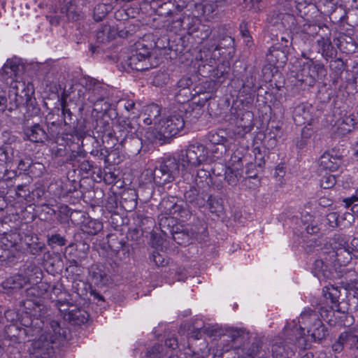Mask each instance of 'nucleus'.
<instances>
[{"label":"nucleus","mask_w":358,"mask_h":358,"mask_svg":"<svg viewBox=\"0 0 358 358\" xmlns=\"http://www.w3.org/2000/svg\"><path fill=\"white\" fill-rule=\"evenodd\" d=\"M48 332L42 334L38 339L33 341L29 348L31 354H36V357H45L52 352V345L56 341L67 338V329L60 327L59 323L56 320H51L49 322Z\"/></svg>","instance_id":"nucleus-1"},{"label":"nucleus","mask_w":358,"mask_h":358,"mask_svg":"<svg viewBox=\"0 0 358 358\" xmlns=\"http://www.w3.org/2000/svg\"><path fill=\"white\" fill-rule=\"evenodd\" d=\"M34 92L33 85L30 83L26 84L23 81L17 80L12 83L9 92L10 106L8 110L12 111L24 101V104L28 111H31V115L38 114L40 109L37 106L36 99L32 97Z\"/></svg>","instance_id":"nucleus-2"},{"label":"nucleus","mask_w":358,"mask_h":358,"mask_svg":"<svg viewBox=\"0 0 358 358\" xmlns=\"http://www.w3.org/2000/svg\"><path fill=\"white\" fill-rule=\"evenodd\" d=\"M85 98L94 105V110L97 112H106L110 106V103L106 99L108 96V89L92 78L85 79Z\"/></svg>","instance_id":"nucleus-3"},{"label":"nucleus","mask_w":358,"mask_h":358,"mask_svg":"<svg viewBox=\"0 0 358 358\" xmlns=\"http://www.w3.org/2000/svg\"><path fill=\"white\" fill-rule=\"evenodd\" d=\"M321 31H324V28L317 24L308 25L301 33L300 37L302 40L310 41L315 36H319L320 38L317 39V52L321 53L325 59L335 57L337 55L336 48L333 46L330 35L327 34H322Z\"/></svg>","instance_id":"nucleus-4"},{"label":"nucleus","mask_w":358,"mask_h":358,"mask_svg":"<svg viewBox=\"0 0 358 358\" xmlns=\"http://www.w3.org/2000/svg\"><path fill=\"white\" fill-rule=\"evenodd\" d=\"M285 338H276L271 345V352L273 358H292L296 350L295 342L299 341V337L290 331L286 326L283 330Z\"/></svg>","instance_id":"nucleus-5"},{"label":"nucleus","mask_w":358,"mask_h":358,"mask_svg":"<svg viewBox=\"0 0 358 358\" xmlns=\"http://www.w3.org/2000/svg\"><path fill=\"white\" fill-rule=\"evenodd\" d=\"M179 163L174 157H166L156 166L153 172V180L157 185H164L176 180L179 175Z\"/></svg>","instance_id":"nucleus-6"},{"label":"nucleus","mask_w":358,"mask_h":358,"mask_svg":"<svg viewBox=\"0 0 358 358\" xmlns=\"http://www.w3.org/2000/svg\"><path fill=\"white\" fill-rule=\"evenodd\" d=\"M208 159V149L203 144L199 143L189 145L185 153L182 151L180 158L182 166L185 168L205 165Z\"/></svg>","instance_id":"nucleus-7"},{"label":"nucleus","mask_w":358,"mask_h":358,"mask_svg":"<svg viewBox=\"0 0 358 358\" xmlns=\"http://www.w3.org/2000/svg\"><path fill=\"white\" fill-rule=\"evenodd\" d=\"M113 129V138L110 140L112 145H115V142L120 145H125L129 139L137 136V127L128 117H120L117 119Z\"/></svg>","instance_id":"nucleus-8"},{"label":"nucleus","mask_w":358,"mask_h":358,"mask_svg":"<svg viewBox=\"0 0 358 358\" xmlns=\"http://www.w3.org/2000/svg\"><path fill=\"white\" fill-rule=\"evenodd\" d=\"M320 319L319 314L314 310H307L303 311L299 319V323L300 324V330L297 328L296 325H294L293 329H290L292 333L296 335L299 339L303 338L304 334V330L306 329L307 332L310 330L311 327L315 325H320Z\"/></svg>","instance_id":"nucleus-9"},{"label":"nucleus","mask_w":358,"mask_h":358,"mask_svg":"<svg viewBox=\"0 0 358 358\" xmlns=\"http://www.w3.org/2000/svg\"><path fill=\"white\" fill-rule=\"evenodd\" d=\"M207 232V227L205 224L201 225V231H196L192 229L191 233L186 229H183L182 226L176 225V229L172 230L170 236L173 240L178 245H186L190 243L192 238L198 239L200 236H206Z\"/></svg>","instance_id":"nucleus-10"},{"label":"nucleus","mask_w":358,"mask_h":358,"mask_svg":"<svg viewBox=\"0 0 358 358\" xmlns=\"http://www.w3.org/2000/svg\"><path fill=\"white\" fill-rule=\"evenodd\" d=\"M19 143L15 141L5 143L0 147V161L6 163L10 168L17 164V160L22 155L18 149Z\"/></svg>","instance_id":"nucleus-11"},{"label":"nucleus","mask_w":358,"mask_h":358,"mask_svg":"<svg viewBox=\"0 0 358 358\" xmlns=\"http://www.w3.org/2000/svg\"><path fill=\"white\" fill-rule=\"evenodd\" d=\"M268 22L279 30L292 31L295 29L296 22L294 16L289 13L273 11L267 18Z\"/></svg>","instance_id":"nucleus-12"},{"label":"nucleus","mask_w":358,"mask_h":358,"mask_svg":"<svg viewBox=\"0 0 358 358\" xmlns=\"http://www.w3.org/2000/svg\"><path fill=\"white\" fill-rule=\"evenodd\" d=\"M208 195L206 188H198L194 185L189 186L184 193L186 202L196 208L206 206Z\"/></svg>","instance_id":"nucleus-13"},{"label":"nucleus","mask_w":358,"mask_h":358,"mask_svg":"<svg viewBox=\"0 0 358 358\" xmlns=\"http://www.w3.org/2000/svg\"><path fill=\"white\" fill-rule=\"evenodd\" d=\"M23 71V66L17 58L8 59L1 69V76L7 84L18 80L20 73Z\"/></svg>","instance_id":"nucleus-14"},{"label":"nucleus","mask_w":358,"mask_h":358,"mask_svg":"<svg viewBox=\"0 0 358 358\" xmlns=\"http://www.w3.org/2000/svg\"><path fill=\"white\" fill-rule=\"evenodd\" d=\"M49 285L45 282H41L35 286L26 289V297L33 299L39 306V311L47 313V308L44 305V295L47 293Z\"/></svg>","instance_id":"nucleus-15"},{"label":"nucleus","mask_w":358,"mask_h":358,"mask_svg":"<svg viewBox=\"0 0 358 358\" xmlns=\"http://www.w3.org/2000/svg\"><path fill=\"white\" fill-rule=\"evenodd\" d=\"M163 131L168 134L171 138L177 135L185 127V120L182 115L174 113L163 120Z\"/></svg>","instance_id":"nucleus-16"},{"label":"nucleus","mask_w":358,"mask_h":358,"mask_svg":"<svg viewBox=\"0 0 358 358\" xmlns=\"http://www.w3.org/2000/svg\"><path fill=\"white\" fill-rule=\"evenodd\" d=\"M314 110L311 104L302 103L294 108L293 119L298 125L310 124L313 120V112Z\"/></svg>","instance_id":"nucleus-17"},{"label":"nucleus","mask_w":358,"mask_h":358,"mask_svg":"<svg viewBox=\"0 0 358 358\" xmlns=\"http://www.w3.org/2000/svg\"><path fill=\"white\" fill-rule=\"evenodd\" d=\"M234 39L232 37L229 36H224L220 41L219 43L215 48L214 51L213 52H211L210 50L201 52L200 57L201 60H203L205 62H206L207 64H208L210 66H213L214 64H216L215 59L217 55L215 54V52L222 48H233L234 46Z\"/></svg>","instance_id":"nucleus-18"},{"label":"nucleus","mask_w":358,"mask_h":358,"mask_svg":"<svg viewBox=\"0 0 358 358\" xmlns=\"http://www.w3.org/2000/svg\"><path fill=\"white\" fill-rule=\"evenodd\" d=\"M302 56L306 59V62H303L302 65V72L304 74L308 73L311 75V77L319 79H321L326 75V69L322 63L307 58L304 53L302 54Z\"/></svg>","instance_id":"nucleus-19"},{"label":"nucleus","mask_w":358,"mask_h":358,"mask_svg":"<svg viewBox=\"0 0 358 358\" xmlns=\"http://www.w3.org/2000/svg\"><path fill=\"white\" fill-rule=\"evenodd\" d=\"M341 157L338 155L334 150L324 152L320 158V166L324 170L330 171H336L341 164Z\"/></svg>","instance_id":"nucleus-20"},{"label":"nucleus","mask_w":358,"mask_h":358,"mask_svg":"<svg viewBox=\"0 0 358 358\" xmlns=\"http://www.w3.org/2000/svg\"><path fill=\"white\" fill-rule=\"evenodd\" d=\"M160 15L165 17H173V22L178 23L179 26L182 25V20L180 14L182 10V7L178 4H175L171 1L164 3L160 7Z\"/></svg>","instance_id":"nucleus-21"},{"label":"nucleus","mask_w":358,"mask_h":358,"mask_svg":"<svg viewBox=\"0 0 358 358\" xmlns=\"http://www.w3.org/2000/svg\"><path fill=\"white\" fill-rule=\"evenodd\" d=\"M29 282V279L26 276L15 275L6 279L1 285L4 291L11 292L12 291L20 289Z\"/></svg>","instance_id":"nucleus-22"},{"label":"nucleus","mask_w":358,"mask_h":358,"mask_svg":"<svg viewBox=\"0 0 358 358\" xmlns=\"http://www.w3.org/2000/svg\"><path fill=\"white\" fill-rule=\"evenodd\" d=\"M24 134L28 140L34 143H43L48 139V135L39 124H34L24 128Z\"/></svg>","instance_id":"nucleus-23"},{"label":"nucleus","mask_w":358,"mask_h":358,"mask_svg":"<svg viewBox=\"0 0 358 358\" xmlns=\"http://www.w3.org/2000/svg\"><path fill=\"white\" fill-rule=\"evenodd\" d=\"M21 239V236L16 229L10 230L9 232L8 231L2 235L0 240V245H4L8 248H15L16 249V254H17L20 250V243Z\"/></svg>","instance_id":"nucleus-24"},{"label":"nucleus","mask_w":358,"mask_h":358,"mask_svg":"<svg viewBox=\"0 0 358 358\" xmlns=\"http://www.w3.org/2000/svg\"><path fill=\"white\" fill-rule=\"evenodd\" d=\"M262 347V341L256 336L250 335L249 340H246L242 345V350L248 358H255Z\"/></svg>","instance_id":"nucleus-25"},{"label":"nucleus","mask_w":358,"mask_h":358,"mask_svg":"<svg viewBox=\"0 0 358 358\" xmlns=\"http://www.w3.org/2000/svg\"><path fill=\"white\" fill-rule=\"evenodd\" d=\"M225 336H227L235 347H241L246 340H249L250 334L244 329L229 328Z\"/></svg>","instance_id":"nucleus-26"},{"label":"nucleus","mask_w":358,"mask_h":358,"mask_svg":"<svg viewBox=\"0 0 358 358\" xmlns=\"http://www.w3.org/2000/svg\"><path fill=\"white\" fill-rule=\"evenodd\" d=\"M312 273L320 280H324L331 277V271L329 264L322 259H316L313 265Z\"/></svg>","instance_id":"nucleus-27"},{"label":"nucleus","mask_w":358,"mask_h":358,"mask_svg":"<svg viewBox=\"0 0 358 358\" xmlns=\"http://www.w3.org/2000/svg\"><path fill=\"white\" fill-rule=\"evenodd\" d=\"M127 65L133 70L142 71L149 69L151 64L148 59L141 58L136 53L131 52V55L128 57Z\"/></svg>","instance_id":"nucleus-28"},{"label":"nucleus","mask_w":358,"mask_h":358,"mask_svg":"<svg viewBox=\"0 0 358 358\" xmlns=\"http://www.w3.org/2000/svg\"><path fill=\"white\" fill-rule=\"evenodd\" d=\"M146 138L152 143L163 145L169 143L171 138L168 134L163 131V127L161 125L159 130L155 129H149L145 134Z\"/></svg>","instance_id":"nucleus-29"},{"label":"nucleus","mask_w":358,"mask_h":358,"mask_svg":"<svg viewBox=\"0 0 358 358\" xmlns=\"http://www.w3.org/2000/svg\"><path fill=\"white\" fill-rule=\"evenodd\" d=\"M352 252L349 247L345 249L333 251L331 257H334L333 262L334 266H345L350 262L352 258Z\"/></svg>","instance_id":"nucleus-30"},{"label":"nucleus","mask_w":358,"mask_h":358,"mask_svg":"<svg viewBox=\"0 0 358 358\" xmlns=\"http://www.w3.org/2000/svg\"><path fill=\"white\" fill-rule=\"evenodd\" d=\"M95 129L98 133L102 134L103 142H106L108 144H110L109 141L113 138V129H112L109 122L103 118L98 120Z\"/></svg>","instance_id":"nucleus-31"},{"label":"nucleus","mask_w":358,"mask_h":358,"mask_svg":"<svg viewBox=\"0 0 358 358\" xmlns=\"http://www.w3.org/2000/svg\"><path fill=\"white\" fill-rule=\"evenodd\" d=\"M20 325L27 329H36V327H41V333L44 328L45 322L43 317H38V316L31 318V314H29L28 311H25L20 320Z\"/></svg>","instance_id":"nucleus-32"},{"label":"nucleus","mask_w":358,"mask_h":358,"mask_svg":"<svg viewBox=\"0 0 358 358\" xmlns=\"http://www.w3.org/2000/svg\"><path fill=\"white\" fill-rule=\"evenodd\" d=\"M161 109L158 105L153 103L148 106L145 109L147 117L144 119V123L148 125L161 124L159 119Z\"/></svg>","instance_id":"nucleus-33"},{"label":"nucleus","mask_w":358,"mask_h":358,"mask_svg":"<svg viewBox=\"0 0 358 358\" xmlns=\"http://www.w3.org/2000/svg\"><path fill=\"white\" fill-rule=\"evenodd\" d=\"M220 166L222 167V171H224L225 180L232 187L236 186L241 178L243 177L242 171H240L238 169L226 167L224 166Z\"/></svg>","instance_id":"nucleus-34"},{"label":"nucleus","mask_w":358,"mask_h":358,"mask_svg":"<svg viewBox=\"0 0 358 358\" xmlns=\"http://www.w3.org/2000/svg\"><path fill=\"white\" fill-rule=\"evenodd\" d=\"M117 31L114 27L104 24L98 29L96 32V41L100 43H105L115 38Z\"/></svg>","instance_id":"nucleus-35"},{"label":"nucleus","mask_w":358,"mask_h":358,"mask_svg":"<svg viewBox=\"0 0 358 358\" xmlns=\"http://www.w3.org/2000/svg\"><path fill=\"white\" fill-rule=\"evenodd\" d=\"M323 294L326 299H329L332 306L331 308L336 311L339 310V302L338 299L340 297V291L337 287L333 285L327 286L323 289Z\"/></svg>","instance_id":"nucleus-36"},{"label":"nucleus","mask_w":358,"mask_h":358,"mask_svg":"<svg viewBox=\"0 0 358 358\" xmlns=\"http://www.w3.org/2000/svg\"><path fill=\"white\" fill-rule=\"evenodd\" d=\"M90 315L82 308H74L69 311L68 319L76 324H81L87 322Z\"/></svg>","instance_id":"nucleus-37"},{"label":"nucleus","mask_w":358,"mask_h":358,"mask_svg":"<svg viewBox=\"0 0 358 358\" xmlns=\"http://www.w3.org/2000/svg\"><path fill=\"white\" fill-rule=\"evenodd\" d=\"M41 334V327H36V329H30L20 327L18 325V331L17 335L16 343H25L30 341L29 337H33Z\"/></svg>","instance_id":"nucleus-38"},{"label":"nucleus","mask_w":358,"mask_h":358,"mask_svg":"<svg viewBox=\"0 0 358 358\" xmlns=\"http://www.w3.org/2000/svg\"><path fill=\"white\" fill-rule=\"evenodd\" d=\"M210 182V171L201 169L197 171L196 175L194 178V183L198 188H209Z\"/></svg>","instance_id":"nucleus-39"},{"label":"nucleus","mask_w":358,"mask_h":358,"mask_svg":"<svg viewBox=\"0 0 358 358\" xmlns=\"http://www.w3.org/2000/svg\"><path fill=\"white\" fill-rule=\"evenodd\" d=\"M350 331L341 333L336 341L332 344L331 349L335 353H340L345 350L347 355V343H348Z\"/></svg>","instance_id":"nucleus-40"},{"label":"nucleus","mask_w":358,"mask_h":358,"mask_svg":"<svg viewBox=\"0 0 358 358\" xmlns=\"http://www.w3.org/2000/svg\"><path fill=\"white\" fill-rule=\"evenodd\" d=\"M348 358H358V335L350 330L348 343H347V355Z\"/></svg>","instance_id":"nucleus-41"},{"label":"nucleus","mask_w":358,"mask_h":358,"mask_svg":"<svg viewBox=\"0 0 358 358\" xmlns=\"http://www.w3.org/2000/svg\"><path fill=\"white\" fill-rule=\"evenodd\" d=\"M206 204L208 205L209 211L217 216H219L220 213L223 211L224 207L222 200L217 196L208 195Z\"/></svg>","instance_id":"nucleus-42"},{"label":"nucleus","mask_w":358,"mask_h":358,"mask_svg":"<svg viewBox=\"0 0 358 358\" xmlns=\"http://www.w3.org/2000/svg\"><path fill=\"white\" fill-rule=\"evenodd\" d=\"M349 237L347 235L342 234H336L330 239L329 243L333 249V251L345 249L350 247L348 244Z\"/></svg>","instance_id":"nucleus-43"},{"label":"nucleus","mask_w":358,"mask_h":358,"mask_svg":"<svg viewBox=\"0 0 358 358\" xmlns=\"http://www.w3.org/2000/svg\"><path fill=\"white\" fill-rule=\"evenodd\" d=\"M103 229V224L97 220H86L82 225V231L89 235H96Z\"/></svg>","instance_id":"nucleus-44"},{"label":"nucleus","mask_w":358,"mask_h":358,"mask_svg":"<svg viewBox=\"0 0 358 358\" xmlns=\"http://www.w3.org/2000/svg\"><path fill=\"white\" fill-rule=\"evenodd\" d=\"M160 206L166 214L176 215L177 210L180 208V204L177 203V199L173 196L164 198L160 203Z\"/></svg>","instance_id":"nucleus-45"},{"label":"nucleus","mask_w":358,"mask_h":358,"mask_svg":"<svg viewBox=\"0 0 358 358\" xmlns=\"http://www.w3.org/2000/svg\"><path fill=\"white\" fill-rule=\"evenodd\" d=\"M131 155H137L142 148V140L138 136H136L125 143V145H121Z\"/></svg>","instance_id":"nucleus-46"},{"label":"nucleus","mask_w":358,"mask_h":358,"mask_svg":"<svg viewBox=\"0 0 358 358\" xmlns=\"http://www.w3.org/2000/svg\"><path fill=\"white\" fill-rule=\"evenodd\" d=\"M113 9L112 5L110 3H99L96 4L94 8L93 17L95 21H101L109 12Z\"/></svg>","instance_id":"nucleus-47"},{"label":"nucleus","mask_w":358,"mask_h":358,"mask_svg":"<svg viewBox=\"0 0 358 358\" xmlns=\"http://www.w3.org/2000/svg\"><path fill=\"white\" fill-rule=\"evenodd\" d=\"M308 334L312 337L313 341H320L324 339L328 335V331L326 327L320 321V325H315L311 327Z\"/></svg>","instance_id":"nucleus-48"},{"label":"nucleus","mask_w":358,"mask_h":358,"mask_svg":"<svg viewBox=\"0 0 358 358\" xmlns=\"http://www.w3.org/2000/svg\"><path fill=\"white\" fill-rule=\"evenodd\" d=\"M20 306L24 307L26 311H28L29 314H32L34 317L38 316L41 317H43L46 313H43V312L39 311V306L35 301H33V299H28L26 297V299L20 302Z\"/></svg>","instance_id":"nucleus-49"},{"label":"nucleus","mask_w":358,"mask_h":358,"mask_svg":"<svg viewBox=\"0 0 358 358\" xmlns=\"http://www.w3.org/2000/svg\"><path fill=\"white\" fill-rule=\"evenodd\" d=\"M267 58L271 63L275 64L278 62L284 63L286 60V55L282 50H280L279 48L272 46L268 50Z\"/></svg>","instance_id":"nucleus-50"},{"label":"nucleus","mask_w":358,"mask_h":358,"mask_svg":"<svg viewBox=\"0 0 358 358\" xmlns=\"http://www.w3.org/2000/svg\"><path fill=\"white\" fill-rule=\"evenodd\" d=\"M131 52L136 53L141 58L148 59L150 62L151 48L145 44L143 41L135 43Z\"/></svg>","instance_id":"nucleus-51"},{"label":"nucleus","mask_w":358,"mask_h":358,"mask_svg":"<svg viewBox=\"0 0 358 358\" xmlns=\"http://www.w3.org/2000/svg\"><path fill=\"white\" fill-rule=\"evenodd\" d=\"M175 221L172 217H162L159 222V229L163 234L169 236L172 230L176 229Z\"/></svg>","instance_id":"nucleus-52"},{"label":"nucleus","mask_w":358,"mask_h":358,"mask_svg":"<svg viewBox=\"0 0 358 358\" xmlns=\"http://www.w3.org/2000/svg\"><path fill=\"white\" fill-rule=\"evenodd\" d=\"M166 354L164 345L155 344L150 348H148L146 352V357L148 358H161Z\"/></svg>","instance_id":"nucleus-53"},{"label":"nucleus","mask_w":358,"mask_h":358,"mask_svg":"<svg viewBox=\"0 0 358 358\" xmlns=\"http://www.w3.org/2000/svg\"><path fill=\"white\" fill-rule=\"evenodd\" d=\"M223 133V131H211L208 132V134L206 135V139L210 143L214 145L223 144L226 141L225 137L222 135Z\"/></svg>","instance_id":"nucleus-54"},{"label":"nucleus","mask_w":358,"mask_h":358,"mask_svg":"<svg viewBox=\"0 0 358 358\" xmlns=\"http://www.w3.org/2000/svg\"><path fill=\"white\" fill-rule=\"evenodd\" d=\"M252 114L250 112H245L243 117L237 120L236 124L242 127L244 131H249L252 127Z\"/></svg>","instance_id":"nucleus-55"},{"label":"nucleus","mask_w":358,"mask_h":358,"mask_svg":"<svg viewBox=\"0 0 358 358\" xmlns=\"http://www.w3.org/2000/svg\"><path fill=\"white\" fill-rule=\"evenodd\" d=\"M62 114L64 118V123L65 125H71L74 123L73 115L68 108L66 101L62 102Z\"/></svg>","instance_id":"nucleus-56"},{"label":"nucleus","mask_w":358,"mask_h":358,"mask_svg":"<svg viewBox=\"0 0 358 358\" xmlns=\"http://www.w3.org/2000/svg\"><path fill=\"white\" fill-rule=\"evenodd\" d=\"M16 249L0 245V262L10 260L16 256Z\"/></svg>","instance_id":"nucleus-57"},{"label":"nucleus","mask_w":358,"mask_h":358,"mask_svg":"<svg viewBox=\"0 0 358 358\" xmlns=\"http://www.w3.org/2000/svg\"><path fill=\"white\" fill-rule=\"evenodd\" d=\"M18 331V324L12 323L5 328V337L10 341L16 343Z\"/></svg>","instance_id":"nucleus-58"},{"label":"nucleus","mask_w":358,"mask_h":358,"mask_svg":"<svg viewBox=\"0 0 358 358\" xmlns=\"http://www.w3.org/2000/svg\"><path fill=\"white\" fill-rule=\"evenodd\" d=\"M20 160H17V166L20 171L29 173V169L34 165L29 157H22V154L19 157Z\"/></svg>","instance_id":"nucleus-59"},{"label":"nucleus","mask_w":358,"mask_h":358,"mask_svg":"<svg viewBox=\"0 0 358 358\" xmlns=\"http://www.w3.org/2000/svg\"><path fill=\"white\" fill-rule=\"evenodd\" d=\"M336 177L331 174H325L320 180V186L323 189H331L336 185Z\"/></svg>","instance_id":"nucleus-60"},{"label":"nucleus","mask_w":358,"mask_h":358,"mask_svg":"<svg viewBox=\"0 0 358 358\" xmlns=\"http://www.w3.org/2000/svg\"><path fill=\"white\" fill-rule=\"evenodd\" d=\"M175 99L178 103H183L190 100L191 92L189 89L185 90H176Z\"/></svg>","instance_id":"nucleus-61"},{"label":"nucleus","mask_w":358,"mask_h":358,"mask_svg":"<svg viewBox=\"0 0 358 358\" xmlns=\"http://www.w3.org/2000/svg\"><path fill=\"white\" fill-rule=\"evenodd\" d=\"M67 241L66 238L59 234H55L48 236V244L49 245H57L64 246L66 244Z\"/></svg>","instance_id":"nucleus-62"},{"label":"nucleus","mask_w":358,"mask_h":358,"mask_svg":"<svg viewBox=\"0 0 358 358\" xmlns=\"http://www.w3.org/2000/svg\"><path fill=\"white\" fill-rule=\"evenodd\" d=\"M86 152L84 150H72L67 153L66 162H79L80 158H85Z\"/></svg>","instance_id":"nucleus-63"},{"label":"nucleus","mask_w":358,"mask_h":358,"mask_svg":"<svg viewBox=\"0 0 358 358\" xmlns=\"http://www.w3.org/2000/svg\"><path fill=\"white\" fill-rule=\"evenodd\" d=\"M150 260L152 261L157 266H164L168 263V261L165 258L164 255L160 254L157 250L152 252V256L150 257Z\"/></svg>","instance_id":"nucleus-64"}]
</instances>
